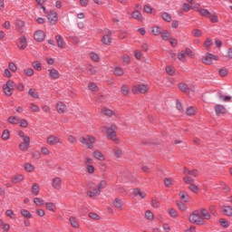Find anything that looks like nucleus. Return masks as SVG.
Wrapping results in <instances>:
<instances>
[{
	"mask_svg": "<svg viewBox=\"0 0 232 232\" xmlns=\"http://www.w3.org/2000/svg\"><path fill=\"white\" fill-rule=\"evenodd\" d=\"M169 214L170 215V217L172 218H177V217H179V212H177V210L173 209V208H169L168 210Z\"/></svg>",
	"mask_w": 232,
	"mask_h": 232,
	"instance_id": "3c124183",
	"label": "nucleus"
},
{
	"mask_svg": "<svg viewBox=\"0 0 232 232\" xmlns=\"http://www.w3.org/2000/svg\"><path fill=\"white\" fill-rule=\"evenodd\" d=\"M56 110L58 113H64L66 111V105L63 102H58L56 103Z\"/></svg>",
	"mask_w": 232,
	"mask_h": 232,
	"instance_id": "dca6fc26",
	"label": "nucleus"
},
{
	"mask_svg": "<svg viewBox=\"0 0 232 232\" xmlns=\"http://www.w3.org/2000/svg\"><path fill=\"white\" fill-rule=\"evenodd\" d=\"M20 128H28V121L24 119L20 120Z\"/></svg>",
	"mask_w": 232,
	"mask_h": 232,
	"instance_id": "338daca9",
	"label": "nucleus"
},
{
	"mask_svg": "<svg viewBox=\"0 0 232 232\" xmlns=\"http://www.w3.org/2000/svg\"><path fill=\"white\" fill-rule=\"evenodd\" d=\"M24 75H26V77H34V69L27 67L24 69Z\"/></svg>",
	"mask_w": 232,
	"mask_h": 232,
	"instance_id": "e433bc0d",
	"label": "nucleus"
},
{
	"mask_svg": "<svg viewBox=\"0 0 232 232\" xmlns=\"http://www.w3.org/2000/svg\"><path fill=\"white\" fill-rule=\"evenodd\" d=\"M26 46H28V44L26 43V37L22 36L18 42V48H20V50H24Z\"/></svg>",
	"mask_w": 232,
	"mask_h": 232,
	"instance_id": "f3484780",
	"label": "nucleus"
},
{
	"mask_svg": "<svg viewBox=\"0 0 232 232\" xmlns=\"http://www.w3.org/2000/svg\"><path fill=\"white\" fill-rule=\"evenodd\" d=\"M199 214L201 215L202 218H204V220H209L211 218V214H209L206 208H201L199 210Z\"/></svg>",
	"mask_w": 232,
	"mask_h": 232,
	"instance_id": "6ab92c4d",
	"label": "nucleus"
},
{
	"mask_svg": "<svg viewBox=\"0 0 232 232\" xmlns=\"http://www.w3.org/2000/svg\"><path fill=\"white\" fill-rule=\"evenodd\" d=\"M187 115H195V108L193 107H188L187 109Z\"/></svg>",
	"mask_w": 232,
	"mask_h": 232,
	"instance_id": "774afa93",
	"label": "nucleus"
},
{
	"mask_svg": "<svg viewBox=\"0 0 232 232\" xmlns=\"http://www.w3.org/2000/svg\"><path fill=\"white\" fill-rule=\"evenodd\" d=\"M169 37H171V34L168 31H161V39L163 41H169Z\"/></svg>",
	"mask_w": 232,
	"mask_h": 232,
	"instance_id": "ea45409f",
	"label": "nucleus"
},
{
	"mask_svg": "<svg viewBox=\"0 0 232 232\" xmlns=\"http://www.w3.org/2000/svg\"><path fill=\"white\" fill-rule=\"evenodd\" d=\"M102 133H106L107 139L117 141V125H103L101 128Z\"/></svg>",
	"mask_w": 232,
	"mask_h": 232,
	"instance_id": "f257e3e1",
	"label": "nucleus"
},
{
	"mask_svg": "<svg viewBox=\"0 0 232 232\" xmlns=\"http://www.w3.org/2000/svg\"><path fill=\"white\" fill-rule=\"evenodd\" d=\"M7 121L9 122V124H20L21 122V118L17 117V116H10L7 120Z\"/></svg>",
	"mask_w": 232,
	"mask_h": 232,
	"instance_id": "412c9836",
	"label": "nucleus"
},
{
	"mask_svg": "<svg viewBox=\"0 0 232 232\" xmlns=\"http://www.w3.org/2000/svg\"><path fill=\"white\" fill-rule=\"evenodd\" d=\"M89 57L90 59H92V61H94V63H99L100 61V57L99 54L95 53H89Z\"/></svg>",
	"mask_w": 232,
	"mask_h": 232,
	"instance_id": "a19ab883",
	"label": "nucleus"
},
{
	"mask_svg": "<svg viewBox=\"0 0 232 232\" xmlns=\"http://www.w3.org/2000/svg\"><path fill=\"white\" fill-rule=\"evenodd\" d=\"M208 19H210L211 23H218V16H217L215 14H209Z\"/></svg>",
	"mask_w": 232,
	"mask_h": 232,
	"instance_id": "680f3d73",
	"label": "nucleus"
},
{
	"mask_svg": "<svg viewBox=\"0 0 232 232\" xmlns=\"http://www.w3.org/2000/svg\"><path fill=\"white\" fill-rule=\"evenodd\" d=\"M3 140H8L10 139V131L8 130H5L2 133Z\"/></svg>",
	"mask_w": 232,
	"mask_h": 232,
	"instance_id": "603ef678",
	"label": "nucleus"
},
{
	"mask_svg": "<svg viewBox=\"0 0 232 232\" xmlns=\"http://www.w3.org/2000/svg\"><path fill=\"white\" fill-rule=\"evenodd\" d=\"M52 188L53 189H56V191H60L63 188V179L60 177H55L52 179Z\"/></svg>",
	"mask_w": 232,
	"mask_h": 232,
	"instance_id": "0eeeda50",
	"label": "nucleus"
},
{
	"mask_svg": "<svg viewBox=\"0 0 232 232\" xmlns=\"http://www.w3.org/2000/svg\"><path fill=\"white\" fill-rule=\"evenodd\" d=\"M183 181L185 182V184H192L195 182V180L188 175H187V177L183 178Z\"/></svg>",
	"mask_w": 232,
	"mask_h": 232,
	"instance_id": "bf43d9fd",
	"label": "nucleus"
},
{
	"mask_svg": "<svg viewBox=\"0 0 232 232\" xmlns=\"http://www.w3.org/2000/svg\"><path fill=\"white\" fill-rule=\"evenodd\" d=\"M69 222H70L72 227H74L76 229H77V227H79V222L77 221V219L74 217H70Z\"/></svg>",
	"mask_w": 232,
	"mask_h": 232,
	"instance_id": "2f4dec72",
	"label": "nucleus"
},
{
	"mask_svg": "<svg viewBox=\"0 0 232 232\" xmlns=\"http://www.w3.org/2000/svg\"><path fill=\"white\" fill-rule=\"evenodd\" d=\"M200 15H202L203 17H209L210 14L209 11H208V9H200L199 11Z\"/></svg>",
	"mask_w": 232,
	"mask_h": 232,
	"instance_id": "5fc2aeb1",
	"label": "nucleus"
},
{
	"mask_svg": "<svg viewBox=\"0 0 232 232\" xmlns=\"http://www.w3.org/2000/svg\"><path fill=\"white\" fill-rule=\"evenodd\" d=\"M29 148H30V143L21 142L19 144V150H21V151H26Z\"/></svg>",
	"mask_w": 232,
	"mask_h": 232,
	"instance_id": "a18cd8bd",
	"label": "nucleus"
},
{
	"mask_svg": "<svg viewBox=\"0 0 232 232\" xmlns=\"http://www.w3.org/2000/svg\"><path fill=\"white\" fill-rule=\"evenodd\" d=\"M33 202L38 208H43V206H44V199H43V198H34Z\"/></svg>",
	"mask_w": 232,
	"mask_h": 232,
	"instance_id": "bb28decb",
	"label": "nucleus"
},
{
	"mask_svg": "<svg viewBox=\"0 0 232 232\" xmlns=\"http://www.w3.org/2000/svg\"><path fill=\"white\" fill-rule=\"evenodd\" d=\"M92 155L94 159H96V160H101V161L105 160L104 155L102 154V152L99 150H95Z\"/></svg>",
	"mask_w": 232,
	"mask_h": 232,
	"instance_id": "393cba45",
	"label": "nucleus"
},
{
	"mask_svg": "<svg viewBox=\"0 0 232 232\" xmlns=\"http://www.w3.org/2000/svg\"><path fill=\"white\" fill-rule=\"evenodd\" d=\"M114 75H118L119 77H121V75H124V70L121 67H116L114 69Z\"/></svg>",
	"mask_w": 232,
	"mask_h": 232,
	"instance_id": "09e8293b",
	"label": "nucleus"
},
{
	"mask_svg": "<svg viewBox=\"0 0 232 232\" xmlns=\"http://www.w3.org/2000/svg\"><path fill=\"white\" fill-rule=\"evenodd\" d=\"M179 90H181V92H184L185 93H189V89H188V84L186 83H180Z\"/></svg>",
	"mask_w": 232,
	"mask_h": 232,
	"instance_id": "864d4df0",
	"label": "nucleus"
},
{
	"mask_svg": "<svg viewBox=\"0 0 232 232\" xmlns=\"http://www.w3.org/2000/svg\"><path fill=\"white\" fill-rule=\"evenodd\" d=\"M221 209L223 210L224 215H226V217H232V207L231 206H223L221 208Z\"/></svg>",
	"mask_w": 232,
	"mask_h": 232,
	"instance_id": "aec40b11",
	"label": "nucleus"
},
{
	"mask_svg": "<svg viewBox=\"0 0 232 232\" xmlns=\"http://www.w3.org/2000/svg\"><path fill=\"white\" fill-rule=\"evenodd\" d=\"M3 90L7 97H10L12 95V92H14V81H7L6 83L3 86Z\"/></svg>",
	"mask_w": 232,
	"mask_h": 232,
	"instance_id": "39448f33",
	"label": "nucleus"
},
{
	"mask_svg": "<svg viewBox=\"0 0 232 232\" xmlns=\"http://www.w3.org/2000/svg\"><path fill=\"white\" fill-rule=\"evenodd\" d=\"M213 61H218V56L211 53H207L203 58H202V63L204 64H213Z\"/></svg>",
	"mask_w": 232,
	"mask_h": 232,
	"instance_id": "423d86ee",
	"label": "nucleus"
},
{
	"mask_svg": "<svg viewBox=\"0 0 232 232\" xmlns=\"http://www.w3.org/2000/svg\"><path fill=\"white\" fill-rule=\"evenodd\" d=\"M81 144H84L88 150H93V144H95V137L92 135L81 136L79 138Z\"/></svg>",
	"mask_w": 232,
	"mask_h": 232,
	"instance_id": "f03ea898",
	"label": "nucleus"
},
{
	"mask_svg": "<svg viewBox=\"0 0 232 232\" xmlns=\"http://www.w3.org/2000/svg\"><path fill=\"white\" fill-rule=\"evenodd\" d=\"M192 35L193 37H201L202 36V31L198 29L192 30Z\"/></svg>",
	"mask_w": 232,
	"mask_h": 232,
	"instance_id": "4d7b16f0",
	"label": "nucleus"
},
{
	"mask_svg": "<svg viewBox=\"0 0 232 232\" xmlns=\"http://www.w3.org/2000/svg\"><path fill=\"white\" fill-rule=\"evenodd\" d=\"M219 224L220 226H222V227H229V222H227V220H226L225 218H220Z\"/></svg>",
	"mask_w": 232,
	"mask_h": 232,
	"instance_id": "052dcab7",
	"label": "nucleus"
},
{
	"mask_svg": "<svg viewBox=\"0 0 232 232\" xmlns=\"http://www.w3.org/2000/svg\"><path fill=\"white\" fill-rule=\"evenodd\" d=\"M46 142L49 146H55V144H63V140L57 136L51 135L47 138Z\"/></svg>",
	"mask_w": 232,
	"mask_h": 232,
	"instance_id": "1a4fd4ad",
	"label": "nucleus"
},
{
	"mask_svg": "<svg viewBox=\"0 0 232 232\" xmlns=\"http://www.w3.org/2000/svg\"><path fill=\"white\" fill-rule=\"evenodd\" d=\"M23 180H24V176L22 174H18L13 178V182H14V184H17V182H23Z\"/></svg>",
	"mask_w": 232,
	"mask_h": 232,
	"instance_id": "4c0bfd02",
	"label": "nucleus"
},
{
	"mask_svg": "<svg viewBox=\"0 0 232 232\" xmlns=\"http://www.w3.org/2000/svg\"><path fill=\"white\" fill-rule=\"evenodd\" d=\"M131 19H136L137 21H143L142 14L139 11H134L130 14Z\"/></svg>",
	"mask_w": 232,
	"mask_h": 232,
	"instance_id": "a211bd4d",
	"label": "nucleus"
},
{
	"mask_svg": "<svg viewBox=\"0 0 232 232\" xmlns=\"http://www.w3.org/2000/svg\"><path fill=\"white\" fill-rule=\"evenodd\" d=\"M20 213L22 215V217H24V218H32V213H30V211L26 210V209H21Z\"/></svg>",
	"mask_w": 232,
	"mask_h": 232,
	"instance_id": "c9c22d12",
	"label": "nucleus"
},
{
	"mask_svg": "<svg viewBox=\"0 0 232 232\" xmlns=\"http://www.w3.org/2000/svg\"><path fill=\"white\" fill-rule=\"evenodd\" d=\"M111 31H105V34L102 38V43H103V44H111Z\"/></svg>",
	"mask_w": 232,
	"mask_h": 232,
	"instance_id": "9d476101",
	"label": "nucleus"
},
{
	"mask_svg": "<svg viewBox=\"0 0 232 232\" xmlns=\"http://www.w3.org/2000/svg\"><path fill=\"white\" fill-rule=\"evenodd\" d=\"M184 173L188 177H197V170H189L188 169H185Z\"/></svg>",
	"mask_w": 232,
	"mask_h": 232,
	"instance_id": "79ce46f5",
	"label": "nucleus"
},
{
	"mask_svg": "<svg viewBox=\"0 0 232 232\" xmlns=\"http://www.w3.org/2000/svg\"><path fill=\"white\" fill-rule=\"evenodd\" d=\"M215 111L218 116L226 114V107L224 105L217 104L215 106Z\"/></svg>",
	"mask_w": 232,
	"mask_h": 232,
	"instance_id": "ddd939ff",
	"label": "nucleus"
},
{
	"mask_svg": "<svg viewBox=\"0 0 232 232\" xmlns=\"http://www.w3.org/2000/svg\"><path fill=\"white\" fill-rule=\"evenodd\" d=\"M151 34L153 35H160L162 34V28L160 26H154L151 28Z\"/></svg>",
	"mask_w": 232,
	"mask_h": 232,
	"instance_id": "473e14b6",
	"label": "nucleus"
},
{
	"mask_svg": "<svg viewBox=\"0 0 232 232\" xmlns=\"http://www.w3.org/2000/svg\"><path fill=\"white\" fill-rule=\"evenodd\" d=\"M48 72H49V76L51 77V79L57 80V79H59V77H61L59 71H57L56 69H49Z\"/></svg>",
	"mask_w": 232,
	"mask_h": 232,
	"instance_id": "2eb2a0df",
	"label": "nucleus"
},
{
	"mask_svg": "<svg viewBox=\"0 0 232 232\" xmlns=\"http://www.w3.org/2000/svg\"><path fill=\"white\" fill-rule=\"evenodd\" d=\"M47 18L49 20V22L51 23V24H55V23H57V13L53 12V11H50V13L47 14Z\"/></svg>",
	"mask_w": 232,
	"mask_h": 232,
	"instance_id": "f8f14e48",
	"label": "nucleus"
},
{
	"mask_svg": "<svg viewBox=\"0 0 232 232\" xmlns=\"http://www.w3.org/2000/svg\"><path fill=\"white\" fill-rule=\"evenodd\" d=\"M39 191H40L39 184L34 183L32 188H31L32 195H34V197H37V195H39Z\"/></svg>",
	"mask_w": 232,
	"mask_h": 232,
	"instance_id": "5701e85b",
	"label": "nucleus"
},
{
	"mask_svg": "<svg viewBox=\"0 0 232 232\" xmlns=\"http://www.w3.org/2000/svg\"><path fill=\"white\" fill-rule=\"evenodd\" d=\"M24 168L25 171H28V173H34V171H35V167L31 163H25Z\"/></svg>",
	"mask_w": 232,
	"mask_h": 232,
	"instance_id": "7c9ffc66",
	"label": "nucleus"
},
{
	"mask_svg": "<svg viewBox=\"0 0 232 232\" xmlns=\"http://www.w3.org/2000/svg\"><path fill=\"white\" fill-rule=\"evenodd\" d=\"M113 206L114 208H117V209H122V206H123L122 199L116 198L113 201Z\"/></svg>",
	"mask_w": 232,
	"mask_h": 232,
	"instance_id": "cd10ccee",
	"label": "nucleus"
},
{
	"mask_svg": "<svg viewBox=\"0 0 232 232\" xmlns=\"http://www.w3.org/2000/svg\"><path fill=\"white\" fill-rule=\"evenodd\" d=\"M15 26H16V28L21 29V28L24 27V22L22 20H16Z\"/></svg>",
	"mask_w": 232,
	"mask_h": 232,
	"instance_id": "0e129e2a",
	"label": "nucleus"
},
{
	"mask_svg": "<svg viewBox=\"0 0 232 232\" xmlns=\"http://www.w3.org/2000/svg\"><path fill=\"white\" fill-rule=\"evenodd\" d=\"M86 72L89 75H95V73H97V67L93 65H88L86 67Z\"/></svg>",
	"mask_w": 232,
	"mask_h": 232,
	"instance_id": "a878e982",
	"label": "nucleus"
},
{
	"mask_svg": "<svg viewBox=\"0 0 232 232\" xmlns=\"http://www.w3.org/2000/svg\"><path fill=\"white\" fill-rule=\"evenodd\" d=\"M188 220L197 226H204V224H206V220H204V218H202L198 212H193L190 214Z\"/></svg>",
	"mask_w": 232,
	"mask_h": 232,
	"instance_id": "7ed1b4c3",
	"label": "nucleus"
},
{
	"mask_svg": "<svg viewBox=\"0 0 232 232\" xmlns=\"http://www.w3.org/2000/svg\"><path fill=\"white\" fill-rule=\"evenodd\" d=\"M88 88L92 91V92H97L98 88H97V84L93 83V82H90L88 85Z\"/></svg>",
	"mask_w": 232,
	"mask_h": 232,
	"instance_id": "69168bd1",
	"label": "nucleus"
},
{
	"mask_svg": "<svg viewBox=\"0 0 232 232\" xmlns=\"http://www.w3.org/2000/svg\"><path fill=\"white\" fill-rule=\"evenodd\" d=\"M121 94H123L125 97H127V95H130V86L128 85H122L121 88Z\"/></svg>",
	"mask_w": 232,
	"mask_h": 232,
	"instance_id": "72a5a7b5",
	"label": "nucleus"
},
{
	"mask_svg": "<svg viewBox=\"0 0 232 232\" xmlns=\"http://www.w3.org/2000/svg\"><path fill=\"white\" fill-rule=\"evenodd\" d=\"M179 198L183 200V202H189V195H188L184 190L179 191Z\"/></svg>",
	"mask_w": 232,
	"mask_h": 232,
	"instance_id": "c85d7f7f",
	"label": "nucleus"
},
{
	"mask_svg": "<svg viewBox=\"0 0 232 232\" xmlns=\"http://www.w3.org/2000/svg\"><path fill=\"white\" fill-rule=\"evenodd\" d=\"M8 68L11 72H13V73H15V72H17V65H15V63L13 62L9 63Z\"/></svg>",
	"mask_w": 232,
	"mask_h": 232,
	"instance_id": "de8ad7c7",
	"label": "nucleus"
},
{
	"mask_svg": "<svg viewBox=\"0 0 232 232\" xmlns=\"http://www.w3.org/2000/svg\"><path fill=\"white\" fill-rule=\"evenodd\" d=\"M148 92V85L145 84H140V85H134L132 87V93H146Z\"/></svg>",
	"mask_w": 232,
	"mask_h": 232,
	"instance_id": "6e6552de",
	"label": "nucleus"
},
{
	"mask_svg": "<svg viewBox=\"0 0 232 232\" xmlns=\"http://www.w3.org/2000/svg\"><path fill=\"white\" fill-rule=\"evenodd\" d=\"M29 110L32 113H39L41 111V108L34 102L29 104Z\"/></svg>",
	"mask_w": 232,
	"mask_h": 232,
	"instance_id": "4be33fe9",
	"label": "nucleus"
},
{
	"mask_svg": "<svg viewBox=\"0 0 232 232\" xmlns=\"http://www.w3.org/2000/svg\"><path fill=\"white\" fill-rule=\"evenodd\" d=\"M134 195L136 197H140L141 198H146V192H142L140 189H134Z\"/></svg>",
	"mask_w": 232,
	"mask_h": 232,
	"instance_id": "58836bf2",
	"label": "nucleus"
},
{
	"mask_svg": "<svg viewBox=\"0 0 232 232\" xmlns=\"http://www.w3.org/2000/svg\"><path fill=\"white\" fill-rule=\"evenodd\" d=\"M28 95H30V97H33V99H39V92H37V90L34 88L29 89Z\"/></svg>",
	"mask_w": 232,
	"mask_h": 232,
	"instance_id": "c756f323",
	"label": "nucleus"
},
{
	"mask_svg": "<svg viewBox=\"0 0 232 232\" xmlns=\"http://www.w3.org/2000/svg\"><path fill=\"white\" fill-rule=\"evenodd\" d=\"M89 218H92V220H101V216L95 212H90Z\"/></svg>",
	"mask_w": 232,
	"mask_h": 232,
	"instance_id": "c03bdc74",
	"label": "nucleus"
},
{
	"mask_svg": "<svg viewBox=\"0 0 232 232\" xmlns=\"http://www.w3.org/2000/svg\"><path fill=\"white\" fill-rule=\"evenodd\" d=\"M55 41L57 43V46L58 48H64V46H66V43L64 42V38H63V36L61 35H56L55 36Z\"/></svg>",
	"mask_w": 232,
	"mask_h": 232,
	"instance_id": "4468645a",
	"label": "nucleus"
},
{
	"mask_svg": "<svg viewBox=\"0 0 232 232\" xmlns=\"http://www.w3.org/2000/svg\"><path fill=\"white\" fill-rule=\"evenodd\" d=\"M113 154L115 155V157H117V159H121V157H122V150L119 148H114Z\"/></svg>",
	"mask_w": 232,
	"mask_h": 232,
	"instance_id": "37998d69",
	"label": "nucleus"
},
{
	"mask_svg": "<svg viewBox=\"0 0 232 232\" xmlns=\"http://www.w3.org/2000/svg\"><path fill=\"white\" fill-rule=\"evenodd\" d=\"M145 218L147 220H153V218H155V216L153 215V212H151L150 210H147L145 212Z\"/></svg>",
	"mask_w": 232,
	"mask_h": 232,
	"instance_id": "49530a36",
	"label": "nucleus"
},
{
	"mask_svg": "<svg viewBox=\"0 0 232 232\" xmlns=\"http://www.w3.org/2000/svg\"><path fill=\"white\" fill-rule=\"evenodd\" d=\"M45 208L46 209H48V211H53V213H55V211L57 210V206H55V204L53 202L45 203Z\"/></svg>",
	"mask_w": 232,
	"mask_h": 232,
	"instance_id": "b1692460",
	"label": "nucleus"
},
{
	"mask_svg": "<svg viewBox=\"0 0 232 232\" xmlns=\"http://www.w3.org/2000/svg\"><path fill=\"white\" fill-rule=\"evenodd\" d=\"M102 112L103 113V115H106L107 117H113V115H115V112H113V111L108 108L102 109Z\"/></svg>",
	"mask_w": 232,
	"mask_h": 232,
	"instance_id": "f704fd0d",
	"label": "nucleus"
},
{
	"mask_svg": "<svg viewBox=\"0 0 232 232\" xmlns=\"http://www.w3.org/2000/svg\"><path fill=\"white\" fill-rule=\"evenodd\" d=\"M166 72L169 75H173L175 73V68H173L171 66H167Z\"/></svg>",
	"mask_w": 232,
	"mask_h": 232,
	"instance_id": "e2e57ef3",
	"label": "nucleus"
},
{
	"mask_svg": "<svg viewBox=\"0 0 232 232\" xmlns=\"http://www.w3.org/2000/svg\"><path fill=\"white\" fill-rule=\"evenodd\" d=\"M44 37H46V34L43 31H36L34 33V41H37L38 43L44 41Z\"/></svg>",
	"mask_w": 232,
	"mask_h": 232,
	"instance_id": "9b49d317",
	"label": "nucleus"
},
{
	"mask_svg": "<svg viewBox=\"0 0 232 232\" xmlns=\"http://www.w3.org/2000/svg\"><path fill=\"white\" fill-rule=\"evenodd\" d=\"M178 59H179V61H182V63H184V61H186V53H184L183 51L179 53Z\"/></svg>",
	"mask_w": 232,
	"mask_h": 232,
	"instance_id": "13d9d810",
	"label": "nucleus"
},
{
	"mask_svg": "<svg viewBox=\"0 0 232 232\" xmlns=\"http://www.w3.org/2000/svg\"><path fill=\"white\" fill-rule=\"evenodd\" d=\"M161 17H162V19H163L164 21H167V23L171 22V15H170L169 14H168V13H163V14H161Z\"/></svg>",
	"mask_w": 232,
	"mask_h": 232,
	"instance_id": "6e6d98bb",
	"label": "nucleus"
},
{
	"mask_svg": "<svg viewBox=\"0 0 232 232\" xmlns=\"http://www.w3.org/2000/svg\"><path fill=\"white\" fill-rule=\"evenodd\" d=\"M67 140L70 142V144H77V138L73 135H68Z\"/></svg>",
	"mask_w": 232,
	"mask_h": 232,
	"instance_id": "8fccbe9b",
	"label": "nucleus"
},
{
	"mask_svg": "<svg viewBox=\"0 0 232 232\" xmlns=\"http://www.w3.org/2000/svg\"><path fill=\"white\" fill-rule=\"evenodd\" d=\"M88 195L91 198L97 197L101 195V188L97 185L91 183L89 184Z\"/></svg>",
	"mask_w": 232,
	"mask_h": 232,
	"instance_id": "20e7f679",
	"label": "nucleus"
}]
</instances>
